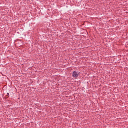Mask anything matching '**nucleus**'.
I'll list each match as a JSON object with an SVG mask.
<instances>
[{
    "mask_svg": "<svg viewBox=\"0 0 128 128\" xmlns=\"http://www.w3.org/2000/svg\"><path fill=\"white\" fill-rule=\"evenodd\" d=\"M78 72H76V71H74L72 72V76L73 78H78Z\"/></svg>",
    "mask_w": 128,
    "mask_h": 128,
    "instance_id": "f257e3e1",
    "label": "nucleus"
},
{
    "mask_svg": "<svg viewBox=\"0 0 128 128\" xmlns=\"http://www.w3.org/2000/svg\"><path fill=\"white\" fill-rule=\"evenodd\" d=\"M7 94H8V93H7Z\"/></svg>",
    "mask_w": 128,
    "mask_h": 128,
    "instance_id": "f03ea898",
    "label": "nucleus"
}]
</instances>
